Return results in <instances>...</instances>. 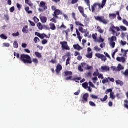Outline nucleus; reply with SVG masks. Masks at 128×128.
I'll return each instance as SVG.
<instances>
[{"mask_svg": "<svg viewBox=\"0 0 128 128\" xmlns=\"http://www.w3.org/2000/svg\"><path fill=\"white\" fill-rule=\"evenodd\" d=\"M116 30L117 32H120V27L118 26H114L112 24L109 28V32H111L112 34H113V36L110 38H108V40L110 42V46L112 48H114L116 46V42H116V36H118L120 34V32H117L116 31H115Z\"/></svg>", "mask_w": 128, "mask_h": 128, "instance_id": "f257e3e1", "label": "nucleus"}, {"mask_svg": "<svg viewBox=\"0 0 128 128\" xmlns=\"http://www.w3.org/2000/svg\"><path fill=\"white\" fill-rule=\"evenodd\" d=\"M106 0H102V4L99 2H94L91 6V10L92 12H94V11L100 12L102 8H104V6H106Z\"/></svg>", "mask_w": 128, "mask_h": 128, "instance_id": "f03ea898", "label": "nucleus"}, {"mask_svg": "<svg viewBox=\"0 0 128 128\" xmlns=\"http://www.w3.org/2000/svg\"><path fill=\"white\" fill-rule=\"evenodd\" d=\"M20 58L22 62H23L24 64H30L32 62L30 56L28 54H22Z\"/></svg>", "mask_w": 128, "mask_h": 128, "instance_id": "7ed1b4c3", "label": "nucleus"}, {"mask_svg": "<svg viewBox=\"0 0 128 128\" xmlns=\"http://www.w3.org/2000/svg\"><path fill=\"white\" fill-rule=\"evenodd\" d=\"M94 18L96 20H98L100 22H102V24H108V22H110L109 20L104 19V16H94Z\"/></svg>", "mask_w": 128, "mask_h": 128, "instance_id": "20e7f679", "label": "nucleus"}, {"mask_svg": "<svg viewBox=\"0 0 128 128\" xmlns=\"http://www.w3.org/2000/svg\"><path fill=\"white\" fill-rule=\"evenodd\" d=\"M62 76H68V77H66L65 78V80H72V71H68V70H66V71H64L63 73H62Z\"/></svg>", "mask_w": 128, "mask_h": 128, "instance_id": "39448f33", "label": "nucleus"}, {"mask_svg": "<svg viewBox=\"0 0 128 128\" xmlns=\"http://www.w3.org/2000/svg\"><path fill=\"white\" fill-rule=\"evenodd\" d=\"M60 44H61V48L62 50H70L66 41L60 42Z\"/></svg>", "mask_w": 128, "mask_h": 128, "instance_id": "423d86ee", "label": "nucleus"}, {"mask_svg": "<svg viewBox=\"0 0 128 128\" xmlns=\"http://www.w3.org/2000/svg\"><path fill=\"white\" fill-rule=\"evenodd\" d=\"M95 56H96V58H100L101 60L103 62H106V57L102 54H100V53H96L95 54Z\"/></svg>", "mask_w": 128, "mask_h": 128, "instance_id": "0eeeda50", "label": "nucleus"}, {"mask_svg": "<svg viewBox=\"0 0 128 128\" xmlns=\"http://www.w3.org/2000/svg\"><path fill=\"white\" fill-rule=\"evenodd\" d=\"M60 14H62V12L59 9H56L54 11L52 16L54 18H58V16H60Z\"/></svg>", "mask_w": 128, "mask_h": 128, "instance_id": "6e6552de", "label": "nucleus"}, {"mask_svg": "<svg viewBox=\"0 0 128 128\" xmlns=\"http://www.w3.org/2000/svg\"><path fill=\"white\" fill-rule=\"evenodd\" d=\"M78 10L80 14H81L82 16H84V18H88V16H86V14H84V8L82 6H78Z\"/></svg>", "mask_w": 128, "mask_h": 128, "instance_id": "1a4fd4ad", "label": "nucleus"}, {"mask_svg": "<svg viewBox=\"0 0 128 128\" xmlns=\"http://www.w3.org/2000/svg\"><path fill=\"white\" fill-rule=\"evenodd\" d=\"M88 93H85L82 96L81 102H82L83 104H86V102H88Z\"/></svg>", "mask_w": 128, "mask_h": 128, "instance_id": "9d476101", "label": "nucleus"}, {"mask_svg": "<svg viewBox=\"0 0 128 128\" xmlns=\"http://www.w3.org/2000/svg\"><path fill=\"white\" fill-rule=\"evenodd\" d=\"M62 70V65H60V64H58L56 66V69L55 70L57 74H60V72Z\"/></svg>", "mask_w": 128, "mask_h": 128, "instance_id": "9b49d317", "label": "nucleus"}, {"mask_svg": "<svg viewBox=\"0 0 128 128\" xmlns=\"http://www.w3.org/2000/svg\"><path fill=\"white\" fill-rule=\"evenodd\" d=\"M39 6L40 8H42L44 10L48 9V6H46V2H44L43 1H41L39 4Z\"/></svg>", "mask_w": 128, "mask_h": 128, "instance_id": "f8f14e48", "label": "nucleus"}, {"mask_svg": "<svg viewBox=\"0 0 128 128\" xmlns=\"http://www.w3.org/2000/svg\"><path fill=\"white\" fill-rule=\"evenodd\" d=\"M100 68L102 72H110V66H102Z\"/></svg>", "mask_w": 128, "mask_h": 128, "instance_id": "ddd939ff", "label": "nucleus"}, {"mask_svg": "<svg viewBox=\"0 0 128 128\" xmlns=\"http://www.w3.org/2000/svg\"><path fill=\"white\" fill-rule=\"evenodd\" d=\"M40 18L41 22L42 24H46V20H48V18H46V16H40Z\"/></svg>", "mask_w": 128, "mask_h": 128, "instance_id": "4468645a", "label": "nucleus"}, {"mask_svg": "<svg viewBox=\"0 0 128 128\" xmlns=\"http://www.w3.org/2000/svg\"><path fill=\"white\" fill-rule=\"evenodd\" d=\"M73 48L74 50H82V48L78 44H74Z\"/></svg>", "mask_w": 128, "mask_h": 128, "instance_id": "2eb2a0df", "label": "nucleus"}, {"mask_svg": "<svg viewBox=\"0 0 128 128\" xmlns=\"http://www.w3.org/2000/svg\"><path fill=\"white\" fill-rule=\"evenodd\" d=\"M49 26H50V30H54L56 28V25H54V24L52 22H50L49 24Z\"/></svg>", "mask_w": 128, "mask_h": 128, "instance_id": "dca6fc26", "label": "nucleus"}, {"mask_svg": "<svg viewBox=\"0 0 128 128\" xmlns=\"http://www.w3.org/2000/svg\"><path fill=\"white\" fill-rule=\"evenodd\" d=\"M22 32L24 34L28 33V26H24V27L22 28Z\"/></svg>", "mask_w": 128, "mask_h": 128, "instance_id": "f3484780", "label": "nucleus"}, {"mask_svg": "<svg viewBox=\"0 0 128 128\" xmlns=\"http://www.w3.org/2000/svg\"><path fill=\"white\" fill-rule=\"evenodd\" d=\"M124 68L120 64H118L117 66V72H120L122 70H124Z\"/></svg>", "mask_w": 128, "mask_h": 128, "instance_id": "a211bd4d", "label": "nucleus"}, {"mask_svg": "<svg viewBox=\"0 0 128 128\" xmlns=\"http://www.w3.org/2000/svg\"><path fill=\"white\" fill-rule=\"evenodd\" d=\"M121 52L124 54L123 56H126V54L128 52V50H124V49L121 48Z\"/></svg>", "mask_w": 128, "mask_h": 128, "instance_id": "6ab92c4d", "label": "nucleus"}, {"mask_svg": "<svg viewBox=\"0 0 128 128\" xmlns=\"http://www.w3.org/2000/svg\"><path fill=\"white\" fill-rule=\"evenodd\" d=\"M108 17L111 18L112 20H114L116 18V14H110Z\"/></svg>", "mask_w": 128, "mask_h": 128, "instance_id": "aec40b11", "label": "nucleus"}, {"mask_svg": "<svg viewBox=\"0 0 128 128\" xmlns=\"http://www.w3.org/2000/svg\"><path fill=\"white\" fill-rule=\"evenodd\" d=\"M86 56L88 58H92V52H88Z\"/></svg>", "mask_w": 128, "mask_h": 128, "instance_id": "412c9836", "label": "nucleus"}, {"mask_svg": "<svg viewBox=\"0 0 128 128\" xmlns=\"http://www.w3.org/2000/svg\"><path fill=\"white\" fill-rule=\"evenodd\" d=\"M84 2H86L90 10V0H84Z\"/></svg>", "mask_w": 128, "mask_h": 128, "instance_id": "4be33fe9", "label": "nucleus"}, {"mask_svg": "<svg viewBox=\"0 0 128 128\" xmlns=\"http://www.w3.org/2000/svg\"><path fill=\"white\" fill-rule=\"evenodd\" d=\"M110 98H112V100H114L116 98V96H114V92H112L110 94Z\"/></svg>", "mask_w": 128, "mask_h": 128, "instance_id": "5701e85b", "label": "nucleus"}, {"mask_svg": "<svg viewBox=\"0 0 128 128\" xmlns=\"http://www.w3.org/2000/svg\"><path fill=\"white\" fill-rule=\"evenodd\" d=\"M82 80V78L80 77H77L76 78H72L70 80H74V82H80L78 80Z\"/></svg>", "mask_w": 128, "mask_h": 128, "instance_id": "b1692460", "label": "nucleus"}, {"mask_svg": "<svg viewBox=\"0 0 128 128\" xmlns=\"http://www.w3.org/2000/svg\"><path fill=\"white\" fill-rule=\"evenodd\" d=\"M25 3L27 4L30 6H32L33 4L30 0H25Z\"/></svg>", "mask_w": 128, "mask_h": 128, "instance_id": "393cba45", "label": "nucleus"}, {"mask_svg": "<svg viewBox=\"0 0 128 128\" xmlns=\"http://www.w3.org/2000/svg\"><path fill=\"white\" fill-rule=\"evenodd\" d=\"M116 84H120V86H124V82L120 80H116Z\"/></svg>", "mask_w": 128, "mask_h": 128, "instance_id": "a878e982", "label": "nucleus"}, {"mask_svg": "<svg viewBox=\"0 0 128 128\" xmlns=\"http://www.w3.org/2000/svg\"><path fill=\"white\" fill-rule=\"evenodd\" d=\"M34 54L38 58H42V54L38 52H34Z\"/></svg>", "mask_w": 128, "mask_h": 128, "instance_id": "bb28decb", "label": "nucleus"}, {"mask_svg": "<svg viewBox=\"0 0 128 128\" xmlns=\"http://www.w3.org/2000/svg\"><path fill=\"white\" fill-rule=\"evenodd\" d=\"M96 29L98 32H100V34H103L104 30L102 29V28L100 26H98Z\"/></svg>", "mask_w": 128, "mask_h": 128, "instance_id": "cd10ccee", "label": "nucleus"}, {"mask_svg": "<svg viewBox=\"0 0 128 128\" xmlns=\"http://www.w3.org/2000/svg\"><path fill=\"white\" fill-rule=\"evenodd\" d=\"M124 106L128 110V100H124Z\"/></svg>", "mask_w": 128, "mask_h": 128, "instance_id": "c85d7f7f", "label": "nucleus"}, {"mask_svg": "<svg viewBox=\"0 0 128 128\" xmlns=\"http://www.w3.org/2000/svg\"><path fill=\"white\" fill-rule=\"evenodd\" d=\"M96 71L94 72L93 73V76H98V74H100V72H98V69H96Z\"/></svg>", "mask_w": 128, "mask_h": 128, "instance_id": "c756f323", "label": "nucleus"}, {"mask_svg": "<svg viewBox=\"0 0 128 128\" xmlns=\"http://www.w3.org/2000/svg\"><path fill=\"white\" fill-rule=\"evenodd\" d=\"M37 26H38V30H42V23L38 22L37 24Z\"/></svg>", "mask_w": 128, "mask_h": 128, "instance_id": "7c9ffc66", "label": "nucleus"}, {"mask_svg": "<svg viewBox=\"0 0 128 128\" xmlns=\"http://www.w3.org/2000/svg\"><path fill=\"white\" fill-rule=\"evenodd\" d=\"M14 48H18V42L15 40L13 44Z\"/></svg>", "mask_w": 128, "mask_h": 128, "instance_id": "2f4dec72", "label": "nucleus"}, {"mask_svg": "<svg viewBox=\"0 0 128 128\" xmlns=\"http://www.w3.org/2000/svg\"><path fill=\"white\" fill-rule=\"evenodd\" d=\"M88 82H84V83L82 84V88H88Z\"/></svg>", "mask_w": 128, "mask_h": 128, "instance_id": "473e14b6", "label": "nucleus"}, {"mask_svg": "<svg viewBox=\"0 0 128 128\" xmlns=\"http://www.w3.org/2000/svg\"><path fill=\"white\" fill-rule=\"evenodd\" d=\"M106 100H108V95H105L103 98H100V100H101V102H106Z\"/></svg>", "mask_w": 128, "mask_h": 128, "instance_id": "72a5a7b5", "label": "nucleus"}, {"mask_svg": "<svg viewBox=\"0 0 128 128\" xmlns=\"http://www.w3.org/2000/svg\"><path fill=\"white\" fill-rule=\"evenodd\" d=\"M40 38L36 36L34 37V42L35 44H38V42H40Z\"/></svg>", "mask_w": 128, "mask_h": 128, "instance_id": "f704fd0d", "label": "nucleus"}, {"mask_svg": "<svg viewBox=\"0 0 128 128\" xmlns=\"http://www.w3.org/2000/svg\"><path fill=\"white\" fill-rule=\"evenodd\" d=\"M34 22H36V24L38 22H40V20L38 19V18H36V16H34L33 18H32Z\"/></svg>", "mask_w": 128, "mask_h": 128, "instance_id": "c9c22d12", "label": "nucleus"}, {"mask_svg": "<svg viewBox=\"0 0 128 128\" xmlns=\"http://www.w3.org/2000/svg\"><path fill=\"white\" fill-rule=\"evenodd\" d=\"M106 82H108V79L106 78H105L104 79H103L102 80V84H106Z\"/></svg>", "mask_w": 128, "mask_h": 128, "instance_id": "e433bc0d", "label": "nucleus"}, {"mask_svg": "<svg viewBox=\"0 0 128 128\" xmlns=\"http://www.w3.org/2000/svg\"><path fill=\"white\" fill-rule=\"evenodd\" d=\"M75 24H76V26H84V24H82V23H80V22L78 21H76L75 22Z\"/></svg>", "mask_w": 128, "mask_h": 128, "instance_id": "4c0bfd02", "label": "nucleus"}, {"mask_svg": "<svg viewBox=\"0 0 128 128\" xmlns=\"http://www.w3.org/2000/svg\"><path fill=\"white\" fill-rule=\"evenodd\" d=\"M122 74H124V76H128V69L125 70V71L122 72Z\"/></svg>", "mask_w": 128, "mask_h": 128, "instance_id": "58836bf2", "label": "nucleus"}, {"mask_svg": "<svg viewBox=\"0 0 128 128\" xmlns=\"http://www.w3.org/2000/svg\"><path fill=\"white\" fill-rule=\"evenodd\" d=\"M0 38H2V40H6V38H8V37L6 36V35H4V34H1L0 35Z\"/></svg>", "mask_w": 128, "mask_h": 128, "instance_id": "ea45409f", "label": "nucleus"}, {"mask_svg": "<svg viewBox=\"0 0 128 128\" xmlns=\"http://www.w3.org/2000/svg\"><path fill=\"white\" fill-rule=\"evenodd\" d=\"M81 66L84 68H86V66H88V64H86V62H82V63H81Z\"/></svg>", "mask_w": 128, "mask_h": 128, "instance_id": "a19ab883", "label": "nucleus"}, {"mask_svg": "<svg viewBox=\"0 0 128 128\" xmlns=\"http://www.w3.org/2000/svg\"><path fill=\"white\" fill-rule=\"evenodd\" d=\"M122 22L125 26H128V22L126 19L122 20Z\"/></svg>", "mask_w": 128, "mask_h": 128, "instance_id": "79ce46f5", "label": "nucleus"}, {"mask_svg": "<svg viewBox=\"0 0 128 128\" xmlns=\"http://www.w3.org/2000/svg\"><path fill=\"white\" fill-rule=\"evenodd\" d=\"M110 68L113 72H118V69L116 66H112L110 67Z\"/></svg>", "mask_w": 128, "mask_h": 128, "instance_id": "37998d69", "label": "nucleus"}, {"mask_svg": "<svg viewBox=\"0 0 128 128\" xmlns=\"http://www.w3.org/2000/svg\"><path fill=\"white\" fill-rule=\"evenodd\" d=\"M98 36V34L96 33L95 34H92V38H93V40H95V42L96 41V36Z\"/></svg>", "mask_w": 128, "mask_h": 128, "instance_id": "c03bdc74", "label": "nucleus"}, {"mask_svg": "<svg viewBox=\"0 0 128 128\" xmlns=\"http://www.w3.org/2000/svg\"><path fill=\"white\" fill-rule=\"evenodd\" d=\"M112 92V88H108L106 90L105 94H108V92Z\"/></svg>", "mask_w": 128, "mask_h": 128, "instance_id": "a18cd8bd", "label": "nucleus"}, {"mask_svg": "<svg viewBox=\"0 0 128 128\" xmlns=\"http://www.w3.org/2000/svg\"><path fill=\"white\" fill-rule=\"evenodd\" d=\"M32 62L34 64H38V60L36 58H33Z\"/></svg>", "mask_w": 128, "mask_h": 128, "instance_id": "49530a36", "label": "nucleus"}, {"mask_svg": "<svg viewBox=\"0 0 128 128\" xmlns=\"http://www.w3.org/2000/svg\"><path fill=\"white\" fill-rule=\"evenodd\" d=\"M120 30H124V32L126 30V26H120Z\"/></svg>", "mask_w": 128, "mask_h": 128, "instance_id": "de8ad7c7", "label": "nucleus"}, {"mask_svg": "<svg viewBox=\"0 0 128 128\" xmlns=\"http://www.w3.org/2000/svg\"><path fill=\"white\" fill-rule=\"evenodd\" d=\"M89 104L90 106H96V104H94V102L92 101H90L89 102Z\"/></svg>", "mask_w": 128, "mask_h": 128, "instance_id": "09e8293b", "label": "nucleus"}, {"mask_svg": "<svg viewBox=\"0 0 128 128\" xmlns=\"http://www.w3.org/2000/svg\"><path fill=\"white\" fill-rule=\"evenodd\" d=\"M12 36H20V33L18 32H14L12 34Z\"/></svg>", "mask_w": 128, "mask_h": 128, "instance_id": "8fccbe9b", "label": "nucleus"}, {"mask_svg": "<svg viewBox=\"0 0 128 128\" xmlns=\"http://www.w3.org/2000/svg\"><path fill=\"white\" fill-rule=\"evenodd\" d=\"M28 22H30V26H36V24L34 22H32L30 20H28Z\"/></svg>", "mask_w": 128, "mask_h": 128, "instance_id": "3c124183", "label": "nucleus"}, {"mask_svg": "<svg viewBox=\"0 0 128 128\" xmlns=\"http://www.w3.org/2000/svg\"><path fill=\"white\" fill-rule=\"evenodd\" d=\"M70 57H68L66 62V65L68 66V64H70Z\"/></svg>", "mask_w": 128, "mask_h": 128, "instance_id": "603ef678", "label": "nucleus"}, {"mask_svg": "<svg viewBox=\"0 0 128 128\" xmlns=\"http://www.w3.org/2000/svg\"><path fill=\"white\" fill-rule=\"evenodd\" d=\"M90 98H94V100L98 99V96H96V95L90 94Z\"/></svg>", "mask_w": 128, "mask_h": 128, "instance_id": "864d4df0", "label": "nucleus"}, {"mask_svg": "<svg viewBox=\"0 0 128 128\" xmlns=\"http://www.w3.org/2000/svg\"><path fill=\"white\" fill-rule=\"evenodd\" d=\"M94 50H96V52H100V48H99L98 46H96L94 48Z\"/></svg>", "mask_w": 128, "mask_h": 128, "instance_id": "5fc2aeb1", "label": "nucleus"}, {"mask_svg": "<svg viewBox=\"0 0 128 128\" xmlns=\"http://www.w3.org/2000/svg\"><path fill=\"white\" fill-rule=\"evenodd\" d=\"M14 56H16L17 58H20V54L18 53H16V52H14Z\"/></svg>", "mask_w": 128, "mask_h": 128, "instance_id": "6e6d98bb", "label": "nucleus"}, {"mask_svg": "<svg viewBox=\"0 0 128 128\" xmlns=\"http://www.w3.org/2000/svg\"><path fill=\"white\" fill-rule=\"evenodd\" d=\"M98 78H102V80H104V74H100L98 75Z\"/></svg>", "mask_w": 128, "mask_h": 128, "instance_id": "4d7b16f0", "label": "nucleus"}, {"mask_svg": "<svg viewBox=\"0 0 128 128\" xmlns=\"http://www.w3.org/2000/svg\"><path fill=\"white\" fill-rule=\"evenodd\" d=\"M120 62H126V58H124V57L122 56L120 58Z\"/></svg>", "mask_w": 128, "mask_h": 128, "instance_id": "13d9d810", "label": "nucleus"}, {"mask_svg": "<svg viewBox=\"0 0 128 128\" xmlns=\"http://www.w3.org/2000/svg\"><path fill=\"white\" fill-rule=\"evenodd\" d=\"M47 42H48V40H46V39H44L42 41V44H46Z\"/></svg>", "mask_w": 128, "mask_h": 128, "instance_id": "bf43d9fd", "label": "nucleus"}, {"mask_svg": "<svg viewBox=\"0 0 128 128\" xmlns=\"http://www.w3.org/2000/svg\"><path fill=\"white\" fill-rule=\"evenodd\" d=\"M50 22H52L56 23V18L53 17L50 20Z\"/></svg>", "mask_w": 128, "mask_h": 128, "instance_id": "052dcab7", "label": "nucleus"}, {"mask_svg": "<svg viewBox=\"0 0 128 128\" xmlns=\"http://www.w3.org/2000/svg\"><path fill=\"white\" fill-rule=\"evenodd\" d=\"M39 38L42 40L44 38V34H40Z\"/></svg>", "mask_w": 128, "mask_h": 128, "instance_id": "680f3d73", "label": "nucleus"}, {"mask_svg": "<svg viewBox=\"0 0 128 128\" xmlns=\"http://www.w3.org/2000/svg\"><path fill=\"white\" fill-rule=\"evenodd\" d=\"M108 79L110 80V82H114V78L110 77H108Z\"/></svg>", "mask_w": 128, "mask_h": 128, "instance_id": "e2e57ef3", "label": "nucleus"}, {"mask_svg": "<svg viewBox=\"0 0 128 128\" xmlns=\"http://www.w3.org/2000/svg\"><path fill=\"white\" fill-rule=\"evenodd\" d=\"M16 7L18 8L20 10V8H22V5H20V4L17 3L16 4Z\"/></svg>", "mask_w": 128, "mask_h": 128, "instance_id": "0e129e2a", "label": "nucleus"}, {"mask_svg": "<svg viewBox=\"0 0 128 128\" xmlns=\"http://www.w3.org/2000/svg\"><path fill=\"white\" fill-rule=\"evenodd\" d=\"M10 12H14V6H12L10 8Z\"/></svg>", "mask_w": 128, "mask_h": 128, "instance_id": "69168bd1", "label": "nucleus"}, {"mask_svg": "<svg viewBox=\"0 0 128 128\" xmlns=\"http://www.w3.org/2000/svg\"><path fill=\"white\" fill-rule=\"evenodd\" d=\"M88 84L90 86H92V88H94V85L93 84L92 82H89Z\"/></svg>", "mask_w": 128, "mask_h": 128, "instance_id": "338daca9", "label": "nucleus"}, {"mask_svg": "<svg viewBox=\"0 0 128 128\" xmlns=\"http://www.w3.org/2000/svg\"><path fill=\"white\" fill-rule=\"evenodd\" d=\"M126 44V41H122V40H120V44L122 46H125V44Z\"/></svg>", "mask_w": 128, "mask_h": 128, "instance_id": "774afa93", "label": "nucleus"}]
</instances>
